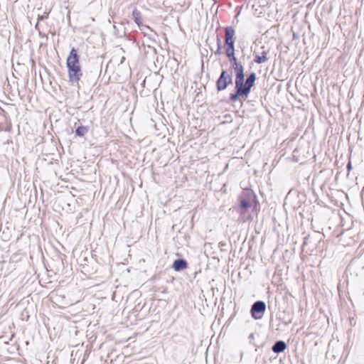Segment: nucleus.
<instances>
[{
  "label": "nucleus",
  "instance_id": "f257e3e1",
  "mask_svg": "<svg viewBox=\"0 0 364 364\" xmlns=\"http://www.w3.org/2000/svg\"><path fill=\"white\" fill-rule=\"evenodd\" d=\"M240 213L242 220H252L251 212L254 210L258 203L255 193L250 189H245L240 197Z\"/></svg>",
  "mask_w": 364,
  "mask_h": 364
},
{
  "label": "nucleus",
  "instance_id": "f03ea898",
  "mask_svg": "<svg viewBox=\"0 0 364 364\" xmlns=\"http://www.w3.org/2000/svg\"><path fill=\"white\" fill-rule=\"evenodd\" d=\"M67 68L68 76L71 82H77L82 76L81 68L79 62V56L77 50L73 48L67 58Z\"/></svg>",
  "mask_w": 364,
  "mask_h": 364
},
{
  "label": "nucleus",
  "instance_id": "7ed1b4c3",
  "mask_svg": "<svg viewBox=\"0 0 364 364\" xmlns=\"http://www.w3.org/2000/svg\"><path fill=\"white\" fill-rule=\"evenodd\" d=\"M234 30L232 27L228 26L225 28V43L228 46L226 49V54L230 60L234 56Z\"/></svg>",
  "mask_w": 364,
  "mask_h": 364
},
{
  "label": "nucleus",
  "instance_id": "20e7f679",
  "mask_svg": "<svg viewBox=\"0 0 364 364\" xmlns=\"http://www.w3.org/2000/svg\"><path fill=\"white\" fill-rule=\"evenodd\" d=\"M232 83V76L226 71L223 70L217 81V88L218 90H225L228 85Z\"/></svg>",
  "mask_w": 364,
  "mask_h": 364
},
{
  "label": "nucleus",
  "instance_id": "39448f33",
  "mask_svg": "<svg viewBox=\"0 0 364 364\" xmlns=\"http://www.w3.org/2000/svg\"><path fill=\"white\" fill-rule=\"evenodd\" d=\"M266 309V304L263 301H256L252 306L251 313L252 316L256 318L259 319L262 318V314L264 312Z\"/></svg>",
  "mask_w": 364,
  "mask_h": 364
},
{
  "label": "nucleus",
  "instance_id": "423d86ee",
  "mask_svg": "<svg viewBox=\"0 0 364 364\" xmlns=\"http://www.w3.org/2000/svg\"><path fill=\"white\" fill-rule=\"evenodd\" d=\"M244 80H245L244 74L236 75V78H235L236 90H237L238 94H243L244 97H246L245 82H244Z\"/></svg>",
  "mask_w": 364,
  "mask_h": 364
},
{
  "label": "nucleus",
  "instance_id": "0eeeda50",
  "mask_svg": "<svg viewBox=\"0 0 364 364\" xmlns=\"http://www.w3.org/2000/svg\"><path fill=\"white\" fill-rule=\"evenodd\" d=\"M255 80V74L252 73L250 75V76L247 77V79L245 81V92H246V97L250 94V89L253 86V84Z\"/></svg>",
  "mask_w": 364,
  "mask_h": 364
},
{
  "label": "nucleus",
  "instance_id": "6e6552de",
  "mask_svg": "<svg viewBox=\"0 0 364 364\" xmlns=\"http://www.w3.org/2000/svg\"><path fill=\"white\" fill-rule=\"evenodd\" d=\"M187 263L183 259H177L174 261L173 264V267L176 271H180L181 269H183L186 268Z\"/></svg>",
  "mask_w": 364,
  "mask_h": 364
},
{
  "label": "nucleus",
  "instance_id": "1a4fd4ad",
  "mask_svg": "<svg viewBox=\"0 0 364 364\" xmlns=\"http://www.w3.org/2000/svg\"><path fill=\"white\" fill-rule=\"evenodd\" d=\"M287 346L284 341H277L275 343V344L272 347V350L276 353H279L282 351H284L286 348Z\"/></svg>",
  "mask_w": 364,
  "mask_h": 364
},
{
  "label": "nucleus",
  "instance_id": "9d476101",
  "mask_svg": "<svg viewBox=\"0 0 364 364\" xmlns=\"http://www.w3.org/2000/svg\"><path fill=\"white\" fill-rule=\"evenodd\" d=\"M231 61L233 62L232 67L236 72V75L243 74V67L237 61L235 57H232V60Z\"/></svg>",
  "mask_w": 364,
  "mask_h": 364
},
{
  "label": "nucleus",
  "instance_id": "9b49d317",
  "mask_svg": "<svg viewBox=\"0 0 364 364\" xmlns=\"http://www.w3.org/2000/svg\"><path fill=\"white\" fill-rule=\"evenodd\" d=\"M87 132V128L83 126L79 127L76 131L75 134L77 136H82Z\"/></svg>",
  "mask_w": 364,
  "mask_h": 364
},
{
  "label": "nucleus",
  "instance_id": "f8f14e48",
  "mask_svg": "<svg viewBox=\"0 0 364 364\" xmlns=\"http://www.w3.org/2000/svg\"><path fill=\"white\" fill-rule=\"evenodd\" d=\"M267 60V58L266 55H263L262 56H257L255 60V62L260 64V63H265Z\"/></svg>",
  "mask_w": 364,
  "mask_h": 364
},
{
  "label": "nucleus",
  "instance_id": "ddd939ff",
  "mask_svg": "<svg viewBox=\"0 0 364 364\" xmlns=\"http://www.w3.org/2000/svg\"><path fill=\"white\" fill-rule=\"evenodd\" d=\"M132 15L134 17L135 23H138V21L139 20V16H140L139 12L136 10H134L132 12Z\"/></svg>",
  "mask_w": 364,
  "mask_h": 364
},
{
  "label": "nucleus",
  "instance_id": "4468645a",
  "mask_svg": "<svg viewBox=\"0 0 364 364\" xmlns=\"http://www.w3.org/2000/svg\"><path fill=\"white\" fill-rule=\"evenodd\" d=\"M239 96H244V95H243V94H238V93H237V90H236V93H235V94H232V95H230V99H231V100H232V101H236V100H237V97H238Z\"/></svg>",
  "mask_w": 364,
  "mask_h": 364
},
{
  "label": "nucleus",
  "instance_id": "2eb2a0df",
  "mask_svg": "<svg viewBox=\"0 0 364 364\" xmlns=\"http://www.w3.org/2000/svg\"><path fill=\"white\" fill-rule=\"evenodd\" d=\"M351 167H352V166H351V163H350V162H349V163L348 164V165H347V168H348V170H350V169H351Z\"/></svg>",
  "mask_w": 364,
  "mask_h": 364
},
{
  "label": "nucleus",
  "instance_id": "dca6fc26",
  "mask_svg": "<svg viewBox=\"0 0 364 364\" xmlns=\"http://www.w3.org/2000/svg\"><path fill=\"white\" fill-rule=\"evenodd\" d=\"M43 17H41V18H40V17L38 16V21L43 20Z\"/></svg>",
  "mask_w": 364,
  "mask_h": 364
},
{
  "label": "nucleus",
  "instance_id": "f3484780",
  "mask_svg": "<svg viewBox=\"0 0 364 364\" xmlns=\"http://www.w3.org/2000/svg\"><path fill=\"white\" fill-rule=\"evenodd\" d=\"M38 23H36V28L38 30Z\"/></svg>",
  "mask_w": 364,
  "mask_h": 364
}]
</instances>
